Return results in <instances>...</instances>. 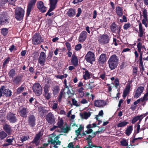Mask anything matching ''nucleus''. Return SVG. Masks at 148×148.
Wrapping results in <instances>:
<instances>
[{
	"label": "nucleus",
	"instance_id": "1",
	"mask_svg": "<svg viewBox=\"0 0 148 148\" xmlns=\"http://www.w3.org/2000/svg\"><path fill=\"white\" fill-rule=\"evenodd\" d=\"M119 60L116 55L110 56L108 61L109 67L111 69L113 70L117 67L119 63Z\"/></svg>",
	"mask_w": 148,
	"mask_h": 148
},
{
	"label": "nucleus",
	"instance_id": "2",
	"mask_svg": "<svg viewBox=\"0 0 148 148\" xmlns=\"http://www.w3.org/2000/svg\"><path fill=\"white\" fill-rule=\"evenodd\" d=\"M25 11L21 7H17L15 11V17L18 20L21 21L23 18Z\"/></svg>",
	"mask_w": 148,
	"mask_h": 148
},
{
	"label": "nucleus",
	"instance_id": "3",
	"mask_svg": "<svg viewBox=\"0 0 148 148\" xmlns=\"http://www.w3.org/2000/svg\"><path fill=\"white\" fill-rule=\"evenodd\" d=\"M12 94L11 90L4 86H1L0 88V97L3 95L6 97H10Z\"/></svg>",
	"mask_w": 148,
	"mask_h": 148
},
{
	"label": "nucleus",
	"instance_id": "4",
	"mask_svg": "<svg viewBox=\"0 0 148 148\" xmlns=\"http://www.w3.org/2000/svg\"><path fill=\"white\" fill-rule=\"evenodd\" d=\"M143 40H141L140 38L137 39V47L138 51L139 53H143L146 51L145 46L142 44L143 42Z\"/></svg>",
	"mask_w": 148,
	"mask_h": 148
},
{
	"label": "nucleus",
	"instance_id": "5",
	"mask_svg": "<svg viewBox=\"0 0 148 148\" xmlns=\"http://www.w3.org/2000/svg\"><path fill=\"white\" fill-rule=\"evenodd\" d=\"M85 60L88 62L92 64L93 62L95 60V57L94 53L90 51H88L85 57Z\"/></svg>",
	"mask_w": 148,
	"mask_h": 148
},
{
	"label": "nucleus",
	"instance_id": "6",
	"mask_svg": "<svg viewBox=\"0 0 148 148\" xmlns=\"http://www.w3.org/2000/svg\"><path fill=\"white\" fill-rule=\"evenodd\" d=\"M33 90L37 96H39L42 93V87L38 83H36L33 85Z\"/></svg>",
	"mask_w": 148,
	"mask_h": 148
},
{
	"label": "nucleus",
	"instance_id": "7",
	"mask_svg": "<svg viewBox=\"0 0 148 148\" xmlns=\"http://www.w3.org/2000/svg\"><path fill=\"white\" fill-rule=\"evenodd\" d=\"M43 41V38L41 36L38 34H35L32 39L33 43L34 45H37Z\"/></svg>",
	"mask_w": 148,
	"mask_h": 148
},
{
	"label": "nucleus",
	"instance_id": "8",
	"mask_svg": "<svg viewBox=\"0 0 148 148\" xmlns=\"http://www.w3.org/2000/svg\"><path fill=\"white\" fill-rule=\"evenodd\" d=\"M37 0H30L28 4L27 9V15L29 16L31 12L34 7Z\"/></svg>",
	"mask_w": 148,
	"mask_h": 148
},
{
	"label": "nucleus",
	"instance_id": "9",
	"mask_svg": "<svg viewBox=\"0 0 148 148\" xmlns=\"http://www.w3.org/2000/svg\"><path fill=\"white\" fill-rule=\"evenodd\" d=\"M145 29H144L142 26L141 23L139 24V32H138V38H140L141 40H144L145 37L144 35L145 34Z\"/></svg>",
	"mask_w": 148,
	"mask_h": 148
},
{
	"label": "nucleus",
	"instance_id": "10",
	"mask_svg": "<svg viewBox=\"0 0 148 148\" xmlns=\"http://www.w3.org/2000/svg\"><path fill=\"white\" fill-rule=\"evenodd\" d=\"M46 58V55L45 53L43 52H41L38 59V63L41 66H43L45 65Z\"/></svg>",
	"mask_w": 148,
	"mask_h": 148
},
{
	"label": "nucleus",
	"instance_id": "11",
	"mask_svg": "<svg viewBox=\"0 0 148 148\" xmlns=\"http://www.w3.org/2000/svg\"><path fill=\"white\" fill-rule=\"evenodd\" d=\"M36 118L32 115H29L27 117V123L28 125L31 127L34 126L36 125Z\"/></svg>",
	"mask_w": 148,
	"mask_h": 148
},
{
	"label": "nucleus",
	"instance_id": "12",
	"mask_svg": "<svg viewBox=\"0 0 148 148\" xmlns=\"http://www.w3.org/2000/svg\"><path fill=\"white\" fill-rule=\"evenodd\" d=\"M54 134H53L50 135V138L51 139L52 143L53 144H55L56 143V145H60L61 142L58 139L60 138V135H59L56 136H53Z\"/></svg>",
	"mask_w": 148,
	"mask_h": 148
},
{
	"label": "nucleus",
	"instance_id": "13",
	"mask_svg": "<svg viewBox=\"0 0 148 148\" xmlns=\"http://www.w3.org/2000/svg\"><path fill=\"white\" fill-rule=\"evenodd\" d=\"M9 16L7 14L0 15V25H3L5 23H8Z\"/></svg>",
	"mask_w": 148,
	"mask_h": 148
},
{
	"label": "nucleus",
	"instance_id": "14",
	"mask_svg": "<svg viewBox=\"0 0 148 148\" xmlns=\"http://www.w3.org/2000/svg\"><path fill=\"white\" fill-rule=\"evenodd\" d=\"M42 135V132H39L36 135L32 142V143L35 144L36 146L38 145L40 142V137Z\"/></svg>",
	"mask_w": 148,
	"mask_h": 148
},
{
	"label": "nucleus",
	"instance_id": "15",
	"mask_svg": "<svg viewBox=\"0 0 148 148\" xmlns=\"http://www.w3.org/2000/svg\"><path fill=\"white\" fill-rule=\"evenodd\" d=\"M7 119L11 123H14L17 121L15 114L11 112L8 114Z\"/></svg>",
	"mask_w": 148,
	"mask_h": 148
},
{
	"label": "nucleus",
	"instance_id": "16",
	"mask_svg": "<svg viewBox=\"0 0 148 148\" xmlns=\"http://www.w3.org/2000/svg\"><path fill=\"white\" fill-rule=\"evenodd\" d=\"M94 104L96 107L103 108L106 105V103L102 100H95L94 101Z\"/></svg>",
	"mask_w": 148,
	"mask_h": 148
},
{
	"label": "nucleus",
	"instance_id": "17",
	"mask_svg": "<svg viewBox=\"0 0 148 148\" xmlns=\"http://www.w3.org/2000/svg\"><path fill=\"white\" fill-rule=\"evenodd\" d=\"M46 119L50 124H54L55 123V119L53 115L51 113H49L46 116Z\"/></svg>",
	"mask_w": 148,
	"mask_h": 148
},
{
	"label": "nucleus",
	"instance_id": "18",
	"mask_svg": "<svg viewBox=\"0 0 148 148\" xmlns=\"http://www.w3.org/2000/svg\"><path fill=\"white\" fill-rule=\"evenodd\" d=\"M37 8L42 12H45L47 10V8L44 5L43 3L41 1L37 2Z\"/></svg>",
	"mask_w": 148,
	"mask_h": 148
},
{
	"label": "nucleus",
	"instance_id": "19",
	"mask_svg": "<svg viewBox=\"0 0 148 148\" xmlns=\"http://www.w3.org/2000/svg\"><path fill=\"white\" fill-rule=\"evenodd\" d=\"M49 87L48 86H46L44 88V96L46 99L49 100L51 97L52 94L49 92Z\"/></svg>",
	"mask_w": 148,
	"mask_h": 148
},
{
	"label": "nucleus",
	"instance_id": "20",
	"mask_svg": "<svg viewBox=\"0 0 148 148\" xmlns=\"http://www.w3.org/2000/svg\"><path fill=\"white\" fill-rule=\"evenodd\" d=\"M109 38L107 35L101 36L99 38V41L101 43L107 44L109 42Z\"/></svg>",
	"mask_w": 148,
	"mask_h": 148
},
{
	"label": "nucleus",
	"instance_id": "21",
	"mask_svg": "<svg viewBox=\"0 0 148 148\" xmlns=\"http://www.w3.org/2000/svg\"><path fill=\"white\" fill-rule=\"evenodd\" d=\"M87 36V32L85 31H82L79 35L78 38V41L80 42H83L85 40Z\"/></svg>",
	"mask_w": 148,
	"mask_h": 148
},
{
	"label": "nucleus",
	"instance_id": "22",
	"mask_svg": "<svg viewBox=\"0 0 148 148\" xmlns=\"http://www.w3.org/2000/svg\"><path fill=\"white\" fill-rule=\"evenodd\" d=\"M29 137H31V132H28L25 135L20 137L18 143H23L24 141L28 140L29 138Z\"/></svg>",
	"mask_w": 148,
	"mask_h": 148
},
{
	"label": "nucleus",
	"instance_id": "23",
	"mask_svg": "<svg viewBox=\"0 0 148 148\" xmlns=\"http://www.w3.org/2000/svg\"><path fill=\"white\" fill-rule=\"evenodd\" d=\"M143 15L144 18L142 20V23L145 25L146 27H147V12L146 9H145L143 10Z\"/></svg>",
	"mask_w": 148,
	"mask_h": 148
},
{
	"label": "nucleus",
	"instance_id": "24",
	"mask_svg": "<svg viewBox=\"0 0 148 148\" xmlns=\"http://www.w3.org/2000/svg\"><path fill=\"white\" fill-rule=\"evenodd\" d=\"M107 56L104 53H102L99 57L98 60L99 63L100 64H103L106 62Z\"/></svg>",
	"mask_w": 148,
	"mask_h": 148
},
{
	"label": "nucleus",
	"instance_id": "25",
	"mask_svg": "<svg viewBox=\"0 0 148 148\" xmlns=\"http://www.w3.org/2000/svg\"><path fill=\"white\" fill-rule=\"evenodd\" d=\"M144 89V88L143 87L140 86L138 87L136 91L134 96V97L136 98H138L143 92Z\"/></svg>",
	"mask_w": 148,
	"mask_h": 148
},
{
	"label": "nucleus",
	"instance_id": "26",
	"mask_svg": "<svg viewBox=\"0 0 148 148\" xmlns=\"http://www.w3.org/2000/svg\"><path fill=\"white\" fill-rule=\"evenodd\" d=\"M83 69L84 70V71L83 72V78L85 80L88 79L90 78V76L91 73H90L87 70L84 68H83Z\"/></svg>",
	"mask_w": 148,
	"mask_h": 148
},
{
	"label": "nucleus",
	"instance_id": "27",
	"mask_svg": "<svg viewBox=\"0 0 148 148\" xmlns=\"http://www.w3.org/2000/svg\"><path fill=\"white\" fill-rule=\"evenodd\" d=\"M104 130L105 129L104 127H101L99 129V130L98 131L95 132L94 134H92V136L89 135L88 136V138L90 139V138H92L94 137L97 134H99L100 133L103 132Z\"/></svg>",
	"mask_w": 148,
	"mask_h": 148
},
{
	"label": "nucleus",
	"instance_id": "28",
	"mask_svg": "<svg viewBox=\"0 0 148 148\" xmlns=\"http://www.w3.org/2000/svg\"><path fill=\"white\" fill-rule=\"evenodd\" d=\"M72 64L75 66H77L78 64V60L76 56L73 54L71 60Z\"/></svg>",
	"mask_w": 148,
	"mask_h": 148
},
{
	"label": "nucleus",
	"instance_id": "29",
	"mask_svg": "<svg viewBox=\"0 0 148 148\" xmlns=\"http://www.w3.org/2000/svg\"><path fill=\"white\" fill-rule=\"evenodd\" d=\"M28 112V110L27 109L23 108L20 110L19 113L21 116L25 117L26 116Z\"/></svg>",
	"mask_w": 148,
	"mask_h": 148
},
{
	"label": "nucleus",
	"instance_id": "30",
	"mask_svg": "<svg viewBox=\"0 0 148 148\" xmlns=\"http://www.w3.org/2000/svg\"><path fill=\"white\" fill-rule=\"evenodd\" d=\"M3 130L8 133H10L11 132V127L9 125L5 124L3 126Z\"/></svg>",
	"mask_w": 148,
	"mask_h": 148
},
{
	"label": "nucleus",
	"instance_id": "31",
	"mask_svg": "<svg viewBox=\"0 0 148 148\" xmlns=\"http://www.w3.org/2000/svg\"><path fill=\"white\" fill-rule=\"evenodd\" d=\"M130 88V85H128L126 86L125 89L124 90L123 92V97L124 98H125L127 96L129 92V90Z\"/></svg>",
	"mask_w": 148,
	"mask_h": 148
},
{
	"label": "nucleus",
	"instance_id": "32",
	"mask_svg": "<svg viewBox=\"0 0 148 148\" xmlns=\"http://www.w3.org/2000/svg\"><path fill=\"white\" fill-rule=\"evenodd\" d=\"M116 13L117 15L119 16H121L123 15V9L120 6H118L116 7Z\"/></svg>",
	"mask_w": 148,
	"mask_h": 148
},
{
	"label": "nucleus",
	"instance_id": "33",
	"mask_svg": "<svg viewBox=\"0 0 148 148\" xmlns=\"http://www.w3.org/2000/svg\"><path fill=\"white\" fill-rule=\"evenodd\" d=\"M60 90L59 86H56L53 87L52 89L53 94L55 95L58 93Z\"/></svg>",
	"mask_w": 148,
	"mask_h": 148
},
{
	"label": "nucleus",
	"instance_id": "34",
	"mask_svg": "<svg viewBox=\"0 0 148 148\" xmlns=\"http://www.w3.org/2000/svg\"><path fill=\"white\" fill-rule=\"evenodd\" d=\"M132 130L133 126H130L127 128L125 132V134L127 136H129L132 133Z\"/></svg>",
	"mask_w": 148,
	"mask_h": 148
},
{
	"label": "nucleus",
	"instance_id": "35",
	"mask_svg": "<svg viewBox=\"0 0 148 148\" xmlns=\"http://www.w3.org/2000/svg\"><path fill=\"white\" fill-rule=\"evenodd\" d=\"M58 0H49L50 7L56 8Z\"/></svg>",
	"mask_w": 148,
	"mask_h": 148
},
{
	"label": "nucleus",
	"instance_id": "36",
	"mask_svg": "<svg viewBox=\"0 0 148 148\" xmlns=\"http://www.w3.org/2000/svg\"><path fill=\"white\" fill-rule=\"evenodd\" d=\"M16 74L15 71L12 69L8 73V75L10 78H13Z\"/></svg>",
	"mask_w": 148,
	"mask_h": 148
},
{
	"label": "nucleus",
	"instance_id": "37",
	"mask_svg": "<svg viewBox=\"0 0 148 148\" xmlns=\"http://www.w3.org/2000/svg\"><path fill=\"white\" fill-rule=\"evenodd\" d=\"M64 93V89H62L60 92L58 97V100L59 102L61 101L62 97Z\"/></svg>",
	"mask_w": 148,
	"mask_h": 148
},
{
	"label": "nucleus",
	"instance_id": "38",
	"mask_svg": "<svg viewBox=\"0 0 148 148\" xmlns=\"http://www.w3.org/2000/svg\"><path fill=\"white\" fill-rule=\"evenodd\" d=\"M128 124V122L125 121L120 122L117 125L118 127H120L125 126Z\"/></svg>",
	"mask_w": 148,
	"mask_h": 148
},
{
	"label": "nucleus",
	"instance_id": "39",
	"mask_svg": "<svg viewBox=\"0 0 148 148\" xmlns=\"http://www.w3.org/2000/svg\"><path fill=\"white\" fill-rule=\"evenodd\" d=\"M72 101L73 104L77 107H78L81 106L80 103L78 102L75 99H72Z\"/></svg>",
	"mask_w": 148,
	"mask_h": 148
},
{
	"label": "nucleus",
	"instance_id": "40",
	"mask_svg": "<svg viewBox=\"0 0 148 148\" xmlns=\"http://www.w3.org/2000/svg\"><path fill=\"white\" fill-rule=\"evenodd\" d=\"M55 8L50 6V8L48 10V12L46 13V16L48 15L49 16H51L53 15L54 14V13L53 12L50 13V12L52 11Z\"/></svg>",
	"mask_w": 148,
	"mask_h": 148
},
{
	"label": "nucleus",
	"instance_id": "41",
	"mask_svg": "<svg viewBox=\"0 0 148 148\" xmlns=\"http://www.w3.org/2000/svg\"><path fill=\"white\" fill-rule=\"evenodd\" d=\"M75 14V11L73 9H70L68 12V15L70 17H71L73 16Z\"/></svg>",
	"mask_w": 148,
	"mask_h": 148
},
{
	"label": "nucleus",
	"instance_id": "42",
	"mask_svg": "<svg viewBox=\"0 0 148 148\" xmlns=\"http://www.w3.org/2000/svg\"><path fill=\"white\" fill-rule=\"evenodd\" d=\"M13 81L15 84H18L21 82V78L19 77H16L13 79Z\"/></svg>",
	"mask_w": 148,
	"mask_h": 148
},
{
	"label": "nucleus",
	"instance_id": "43",
	"mask_svg": "<svg viewBox=\"0 0 148 148\" xmlns=\"http://www.w3.org/2000/svg\"><path fill=\"white\" fill-rule=\"evenodd\" d=\"M110 28L113 32H115L117 28L116 25L114 23H113L111 26Z\"/></svg>",
	"mask_w": 148,
	"mask_h": 148
},
{
	"label": "nucleus",
	"instance_id": "44",
	"mask_svg": "<svg viewBox=\"0 0 148 148\" xmlns=\"http://www.w3.org/2000/svg\"><path fill=\"white\" fill-rule=\"evenodd\" d=\"M7 135L4 131H2L0 132V139L2 140L7 136Z\"/></svg>",
	"mask_w": 148,
	"mask_h": 148
},
{
	"label": "nucleus",
	"instance_id": "45",
	"mask_svg": "<svg viewBox=\"0 0 148 148\" xmlns=\"http://www.w3.org/2000/svg\"><path fill=\"white\" fill-rule=\"evenodd\" d=\"M90 115L91 113L90 112H84L83 113L82 116L84 119H87L90 116Z\"/></svg>",
	"mask_w": 148,
	"mask_h": 148
},
{
	"label": "nucleus",
	"instance_id": "46",
	"mask_svg": "<svg viewBox=\"0 0 148 148\" xmlns=\"http://www.w3.org/2000/svg\"><path fill=\"white\" fill-rule=\"evenodd\" d=\"M70 130V127L69 126H66L62 129V132L64 133H67Z\"/></svg>",
	"mask_w": 148,
	"mask_h": 148
},
{
	"label": "nucleus",
	"instance_id": "47",
	"mask_svg": "<svg viewBox=\"0 0 148 148\" xmlns=\"http://www.w3.org/2000/svg\"><path fill=\"white\" fill-rule=\"evenodd\" d=\"M8 32V29L6 28H3L1 30V34L4 36L7 35Z\"/></svg>",
	"mask_w": 148,
	"mask_h": 148
},
{
	"label": "nucleus",
	"instance_id": "48",
	"mask_svg": "<svg viewBox=\"0 0 148 148\" xmlns=\"http://www.w3.org/2000/svg\"><path fill=\"white\" fill-rule=\"evenodd\" d=\"M121 144L122 145L124 146H126L128 145V141L127 140L125 139H123L120 142Z\"/></svg>",
	"mask_w": 148,
	"mask_h": 148
},
{
	"label": "nucleus",
	"instance_id": "49",
	"mask_svg": "<svg viewBox=\"0 0 148 148\" xmlns=\"http://www.w3.org/2000/svg\"><path fill=\"white\" fill-rule=\"evenodd\" d=\"M24 89V87L21 86L17 88L16 90L17 92L19 94L23 91Z\"/></svg>",
	"mask_w": 148,
	"mask_h": 148
},
{
	"label": "nucleus",
	"instance_id": "50",
	"mask_svg": "<svg viewBox=\"0 0 148 148\" xmlns=\"http://www.w3.org/2000/svg\"><path fill=\"white\" fill-rule=\"evenodd\" d=\"M92 130L91 129H88L86 131H85V132H83L82 134L83 136L85 135L86 134L85 132L86 133V134H90L92 133Z\"/></svg>",
	"mask_w": 148,
	"mask_h": 148
},
{
	"label": "nucleus",
	"instance_id": "51",
	"mask_svg": "<svg viewBox=\"0 0 148 148\" xmlns=\"http://www.w3.org/2000/svg\"><path fill=\"white\" fill-rule=\"evenodd\" d=\"M140 119L139 117L138 116L134 117L132 120V123L133 124H134L137 121Z\"/></svg>",
	"mask_w": 148,
	"mask_h": 148
},
{
	"label": "nucleus",
	"instance_id": "52",
	"mask_svg": "<svg viewBox=\"0 0 148 148\" xmlns=\"http://www.w3.org/2000/svg\"><path fill=\"white\" fill-rule=\"evenodd\" d=\"M131 26V25L129 23H125L123 26V28L124 29L127 30Z\"/></svg>",
	"mask_w": 148,
	"mask_h": 148
},
{
	"label": "nucleus",
	"instance_id": "53",
	"mask_svg": "<svg viewBox=\"0 0 148 148\" xmlns=\"http://www.w3.org/2000/svg\"><path fill=\"white\" fill-rule=\"evenodd\" d=\"M148 99V92H147L144 95L141 101H146Z\"/></svg>",
	"mask_w": 148,
	"mask_h": 148
},
{
	"label": "nucleus",
	"instance_id": "54",
	"mask_svg": "<svg viewBox=\"0 0 148 148\" xmlns=\"http://www.w3.org/2000/svg\"><path fill=\"white\" fill-rule=\"evenodd\" d=\"M82 45L80 44H78L75 47V49L77 51L79 50L82 48Z\"/></svg>",
	"mask_w": 148,
	"mask_h": 148
},
{
	"label": "nucleus",
	"instance_id": "55",
	"mask_svg": "<svg viewBox=\"0 0 148 148\" xmlns=\"http://www.w3.org/2000/svg\"><path fill=\"white\" fill-rule=\"evenodd\" d=\"M57 125L59 127H61L63 125V121L62 120H59L57 123Z\"/></svg>",
	"mask_w": 148,
	"mask_h": 148
},
{
	"label": "nucleus",
	"instance_id": "56",
	"mask_svg": "<svg viewBox=\"0 0 148 148\" xmlns=\"http://www.w3.org/2000/svg\"><path fill=\"white\" fill-rule=\"evenodd\" d=\"M88 101L85 99L82 98L80 102V104H85L87 103Z\"/></svg>",
	"mask_w": 148,
	"mask_h": 148
},
{
	"label": "nucleus",
	"instance_id": "57",
	"mask_svg": "<svg viewBox=\"0 0 148 148\" xmlns=\"http://www.w3.org/2000/svg\"><path fill=\"white\" fill-rule=\"evenodd\" d=\"M10 59V58L9 57H8L4 61L3 63V66L4 67H5L6 65L9 63Z\"/></svg>",
	"mask_w": 148,
	"mask_h": 148
},
{
	"label": "nucleus",
	"instance_id": "58",
	"mask_svg": "<svg viewBox=\"0 0 148 148\" xmlns=\"http://www.w3.org/2000/svg\"><path fill=\"white\" fill-rule=\"evenodd\" d=\"M65 45L67 48L68 51H70L71 49V46L69 42H66L65 43Z\"/></svg>",
	"mask_w": 148,
	"mask_h": 148
},
{
	"label": "nucleus",
	"instance_id": "59",
	"mask_svg": "<svg viewBox=\"0 0 148 148\" xmlns=\"http://www.w3.org/2000/svg\"><path fill=\"white\" fill-rule=\"evenodd\" d=\"M16 0H10L9 1V4L13 6H15V3Z\"/></svg>",
	"mask_w": 148,
	"mask_h": 148
},
{
	"label": "nucleus",
	"instance_id": "60",
	"mask_svg": "<svg viewBox=\"0 0 148 148\" xmlns=\"http://www.w3.org/2000/svg\"><path fill=\"white\" fill-rule=\"evenodd\" d=\"M148 114L147 112L145 114H144L140 115H138V116L139 117V119H141L142 120L143 117L146 116Z\"/></svg>",
	"mask_w": 148,
	"mask_h": 148
},
{
	"label": "nucleus",
	"instance_id": "61",
	"mask_svg": "<svg viewBox=\"0 0 148 148\" xmlns=\"http://www.w3.org/2000/svg\"><path fill=\"white\" fill-rule=\"evenodd\" d=\"M82 13V10L80 8L78 9V12L76 15L77 17H79L80 15Z\"/></svg>",
	"mask_w": 148,
	"mask_h": 148
},
{
	"label": "nucleus",
	"instance_id": "62",
	"mask_svg": "<svg viewBox=\"0 0 148 148\" xmlns=\"http://www.w3.org/2000/svg\"><path fill=\"white\" fill-rule=\"evenodd\" d=\"M137 67H134L133 69V73L136 75L137 72Z\"/></svg>",
	"mask_w": 148,
	"mask_h": 148
},
{
	"label": "nucleus",
	"instance_id": "63",
	"mask_svg": "<svg viewBox=\"0 0 148 148\" xmlns=\"http://www.w3.org/2000/svg\"><path fill=\"white\" fill-rule=\"evenodd\" d=\"M58 104L56 103H54L53 104L52 108L53 110H55L58 108Z\"/></svg>",
	"mask_w": 148,
	"mask_h": 148
},
{
	"label": "nucleus",
	"instance_id": "64",
	"mask_svg": "<svg viewBox=\"0 0 148 148\" xmlns=\"http://www.w3.org/2000/svg\"><path fill=\"white\" fill-rule=\"evenodd\" d=\"M84 90V88L83 87H81L77 89V92L79 93L83 92H84L83 91Z\"/></svg>",
	"mask_w": 148,
	"mask_h": 148
}]
</instances>
